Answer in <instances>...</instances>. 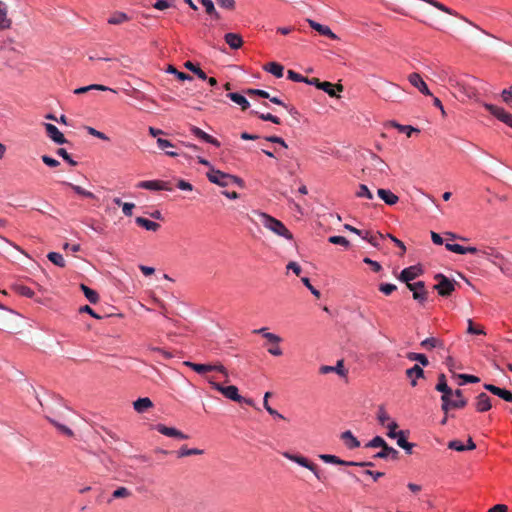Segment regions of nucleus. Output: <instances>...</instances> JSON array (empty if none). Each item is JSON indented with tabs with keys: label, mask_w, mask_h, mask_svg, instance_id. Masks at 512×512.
Wrapping results in <instances>:
<instances>
[{
	"label": "nucleus",
	"mask_w": 512,
	"mask_h": 512,
	"mask_svg": "<svg viewBox=\"0 0 512 512\" xmlns=\"http://www.w3.org/2000/svg\"><path fill=\"white\" fill-rule=\"evenodd\" d=\"M259 218L261 224L274 234L284 237L287 240L293 239L292 233L286 228V226L280 220L266 213H259Z\"/></svg>",
	"instance_id": "nucleus-1"
},
{
	"label": "nucleus",
	"mask_w": 512,
	"mask_h": 512,
	"mask_svg": "<svg viewBox=\"0 0 512 512\" xmlns=\"http://www.w3.org/2000/svg\"><path fill=\"white\" fill-rule=\"evenodd\" d=\"M283 456L285 458L299 464L300 466L305 467V468L309 469L310 471H312L313 474L316 476V478L319 481H321V482L325 481V477L320 473L317 465H315L313 462L309 461L306 457H304L302 455L291 454L289 452H284Z\"/></svg>",
	"instance_id": "nucleus-2"
},
{
	"label": "nucleus",
	"mask_w": 512,
	"mask_h": 512,
	"mask_svg": "<svg viewBox=\"0 0 512 512\" xmlns=\"http://www.w3.org/2000/svg\"><path fill=\"white\" fill-rule=\"evenodd\" d=\"M434 278L437 281V284L434 285V289L437 290L440 296L448 297L455 290L456 282L454 280L440 273L436 274Z\"/></svg>",
	"instance_id": "nucleus-3"
},
{
	"label": "nucleus",
	"mask_w": 512,
	"mask_h": 512,
	"mask_svg": "<svg viewBox=\"0 0 512 512\" xmlns=\"http://www.w3.org/2000/svg\"><path fill=\"white\" fill-rule=\"evenodd\" d=\"M209 384L226 398L242 403L243 397L238 393V388L234 385L223 386L220 383L215 382L212 378L208 379Z\"/></svg>",
	"instance_id": "nucleus-4"
},
{
	"label": "nucleus",
	"mask_w": 512,
	"mask_h": 512,
	"mask_svg": "<svg viewBox=\"0 0 512 512\" xmlns=\"http://www.w3.org/2000/svg\"><path fill=\"white\" fill-rule=\"evenodd\" d=\"M184 365L190 367L192 370H194L198 374H205V373L211 372V371H218L225 376V378H226L225 381L228 382V371L222 364H215V365L198 364V363H193L190 361H185Z\"/></svg>",
	"instance_id": "nucleus-5"
},
{
	"label": "nucleus",
	"mask_w": 512,
	"mask_h": 512,
	"mask_svg": "<svg viewBox=\"0 0 512 512\" xmlns=\"http://www.w3.org/2000/svg\"><path fill=\"white\" fill-rule=\"evenodd\" d=\"M484 107L487 111H489L493 116H495L498 120L512 127V114L505 111L503 108L495 106L493 104L485 103Z\"/></svg>",
	"instance_id": "nucleus-6"
},
{
	"label": "nucleus",
	"mask_w": 512,
	"mask_h": 512,
	"mask_svg": "<svg viewBox=\"0 0 512 512\" xmlns=\"http://www.w3.org/2000/svg\"><path fill=\"white\" fill-rule=\"evenodd\" d=\"M407 288L413 292V298L419 303L423 304L428 299V292L425 289V283L423 281H418L415 283H408Z\"/></svg>",
	"instance_id": "nucleus-7"
},
{
	"label": "nucleus",
	"mask_w": 512,
	"mask_h": 512,
	"mask_svg": "<svg viewBox=\"0 0 512 512\" xmlns=\"http://www.w3.org/2000/svg\"><path fill=\"white\" fill-rule=\"evenodd\" d=\"M137 187L147 190H153V191H159V190H165V191H172L173 188L168 181H162V180H148V181H141L138 183Z\"/></svg>",
	"instance_id": "nucleus-8"
},
{
	"label": "nucleus",
	"mask_w": 512,
	"mask_h": 512,
	"mask_svg": "<svg viewBox=\"0 0 512 512\" xmlns=\"http://www.w3.org/2000/svg\"><path fill=\"white\" fill-rule=\"evenodd\" d=\"M228 175L220 170H216L211 168L209 172H207L206 176L210 182L219 185L221 187L229 186Z\"/></svg>",
	"instance_id": "nucleus-9"
},
{
	"label": "nucleus",
	"mask_w": 512,
	"mask_h": 512,
	"mask_svg": "<svg viewBox=\"0 0 512 512\" xmlns=\"http://www.w3.org/2000/svg\"><path fill=\"white\" fill-rule=\"evenodd\" d=\"M155 430H157L159 433L172 438H177L181 440H186L189 438L188 435L184 434L180 430L173 428V427H167L164 424H156Z\"/></svg>",
	"instance_id": "nucleus-10"
},
{
	"label": "nucleus",
	"mask_w": 512,
	"mask_h": 512,
	"mask_svg": "<svg viewBox=\"0 0 512 512\" xmlns=\"http://www.w3.org/2000/svg\"><path fill=\"white\" fill-rule=\"evenodd\" d=\"M408 80H409L410 84L412 86H414L415 88H417L419 90V92H421L422 94H424V95H432V93L430 92L427 84L424 82V80L422 79L420 74H418V73H411L408 76Z\"/></svg>",
	"instance_id": "nucleus-11"
},
{
	"label": "nucleus",
	"mask_w": 512,
	"mask_h": 512,
	"mask_svg": "<svg viewBox=\"0 0 512 512\" xmlns=\"http://www.w3.org/2000/svg\"><path fill=\"white\" fill-rule=\"evenodd\" d=\"M422 270L417 266H410L403 269L398 277V279L406 284L410 283V281L414 280L421 274Z\"/></svg>",
	"instance_id": "nucleus-12"
},
{
	"label": "nucleus",
	"mask_w": 512,
	"mask_h": 512,
	"mask_svg": "<svg viewBox=\"0 0 512 512\" xmlns=\"http://www.w3.org/2000/svg\"><path fill=\"white\" fill-rule=\"evenodd\" d=\"M484 388L487 391L491 392L492 394L500 397L501 399H503L507 402H512V392L511 391L497 387L493 384H484Z\"/></svg>",
	"instance_id": "nucleus-13"
},
{
	"label": "nucleus",
	"mask_w": 512,
	"mask_h": 512,
	"mask_svg": "<svg viewBox=\"0 0 512 512\" xmlns=\"http://www.w3.org/2000/svg\"><path fill=\"white\" fill-rule=\"evenodd\" d=\"M45 129L47 135L57 144H64L67 142L64 135L59 131V129L50 123L45 124Z\"/></svg>",
	"instance_id": "nucleus-14"
},
{
	"label": "nucleus",
	"mask_w": 512,
	"mask_h": 512,
	"mask_svg": "<svg viewBox=\"0 0 512 512\" xmlns=\"http://www.w3.org/2000/svg\"><path fill=\"white\" fill-rule=\"evenodd\" d=\"M307 21L309 23V26L312 29H314L315 31H317L319 34L326 36L333 40L338 39L337 35L334 32H332V30L328 26L322 25V24H320L314 20H311V19H308Z\"/></svg>",
	"instance_id": "nucleus-15"
},
{
	"label": "nucleus",
	"mask_w": 512,
	"mask_h": 512,
	"mask_svg": "<svg viewBox=\"0 0 512 512\" xmlns=\"http://www.w3.org/2000/svg\"><path fill=\"white\" fill-rule=\"evenodd\" d=\"M439 392L442 393L441 396V409L444 413H448V411L451 409V403L453 400L451 399L452 396H454V391L448 386L446 389L439 390Z\"/></svg>",
	"instance_id": "nucleus-16"
},
{
	"label": "nucleus",
	"mask_w": 512,
	"mask_h": 512,
	"mask_svg": "<svg viewBox=\"0 0 512 512\" xmlns=\"http://www.w3.org/2000/svg\"><path fill=\"white\" fill-rule=\"evenodd\" d=\"M476 410L478 412H486L491 409V399L486 393H480L476 397Z\"/></svg>",
	"instance_id": "nucleus-17"
},
{
	"label": "nucleus",
	"mask_w": 512,
	"mask_h": 512,
	"mask_svg": "<svg viewBox=\"0 0 512 512\" xmlns=\"http://www.w3.org/2000/svg\"><path fill=\"white\" fill-rule=\"evenodd\" d=\"M320 90L326 92L330 97H339L338 92L343 91V85L340 83L333 84L331 82L324 81Z\"/></svg>",
	"instance_id": "nucleus-18"
},
{
	"label": "nucleus",
	"mask_w": 512,
	"mask_h": 512,
	"mask_svg": "<svg viewBox=\"0 0 512 512\" xmlns=\"http://www.w3.org/2000/svg\"><path fill=\"white\" fill-rule=\"evenodd\" d=\"M378 196L387 204L395 205L399 201V197L388 189L380 188L377 191Z\"/></svg>",
	"instance_id": "nucleus-19"
},
{
	"label": "nucleus",
	"mask_w": 512,
	"mask_h": 512,
	"mask_svg": "<svg viewBox=\"0 0 512 512\" xmlns=\"http://www.w3.org/2000/svg\"><path fill=\"white\" fill-rule=\"evenodd\" d=\"M319 372L321 374H328L331 372H336L340 376H345L347 373V371L344 369L343 360H338L336 366H328V365L321 366Z\"/></svg>",
	"instance_id": "nucleus-20"
},
{
	"label": "nucleus",
	"mask_w": 512,
	"mask_h": 512,
	"mask_svg": "<svg viewBox=\"0 0 512 512\" xmlns=\"http://www.w3.org/2000/svg\"><path fill=\"white\" fill-rule=\"evenodd\" d=\"M225 42L231 49H239L243 45L242 37L237 33H227L224 36Z\"/></svg>",
	"instance_id": "nucleus-21"
},
{
	"label": "nucleus",
	"mask_w": 512,
	"mask_h": 512,
	"mask_svg": "<svg viewBox=\"0 0 512 512\" xmlns=\"http://www.w3.org/2000/svg\"><path fill=\"white\" fill-rule=\"evenodd\" d=\"M398 454L399 452L396 449L386 444L384 447H382V450L376 453L373 457L381 459L391 458L396 460L398 458Z\"/></svg>",
	"instance_id": "nucleus-22"
},
{
	"label": "nucleus",
	"mask_w": 512,
	"mask_h": 512,
	"mask_svg": "<svg viewBox=\"0 0 512 512\" xmlns=\"http://www.w3.org/2000/svg\"><path fill=\"white\" fill-rule=\"evenodd\" d=\"M420 346L426 350H431L434 348L444 349V342L442 340H440L439 338L429 337V338H426L425 340H423L420 343Z\"/></svg>",
	"instance_id": "nucleus-23"
},
{
	"label": "nucleus",
	"mask_w": 512,
	"mask_h": 512,
	"mask_svg": "<svg viewBox=\"0 0 512 512\" xmlns=\"http://www.w3.org/2000/svg\"><path fill=\"white\" fill-rule=\"evenodd\" d=\"M11 24L12 21L7 15V7L4 2L0 1V30L9 29Z\"/></svg>",
	"instance_id": "nucleus-24"
},
{
	"label": "nucleus",
	"mask_w": 512,
	"mask_h": 512,
	"mask_svg": "<svg viewBox=\"0 0 512 512\" xmlns=\"http://www.w3.org/2000/svg\"><path fill=\"white\" fill-rule=\"evenodd\" d=\"M341 439L344 441L345 445L349 449H355L360 446V442L356 437L352 434L351 431L347 430L341 434Z\"/></svg>",
	"instance_id": "nucleus-25"
},
{
	"label": "nucleus",
	"mask_w": 512,
	"mask_h": 512,
	"mask_svg": "<svg viewBox=\"0 0 512 512\" xmlns=\"http://www.w3.org/2000/svg\"><path fill=\"white\" fill-rule=\"evenodd\" d=\"M227 97L230 98L234 103L238 104L243 111L247 110L250 106L249 101L239 93H228Z\"/></svg>",
	"instance_id": "nucleus-26"
},
{
	"label": "nucleus",
	"mask_w": 512,
	"mask_h": 512,
	"mask_svg": "<svg viewBox=\"0 0 512 512\" xmlns=\"http://www.w3.org/2000/svg\"><path fill=\"white\" fill-rule=\"evenodd\" d=\"M455 399L451 403V409L464 408L467 405V399L463 396V392L460 389L454 391Z\"/></svg>",
	"instance_id": "nucleus-27"
},
{
	"label": "nucleus",
	"mask_w": 512,
	"mask_h": 512,
	"mask_svg": "<svg viewBox=\"0 0 512 512\" xmlns=\"http://www.w3.org/2000/svg\"><path fill=\"white\" fill-rule=\"evenodd\" d=\"M152 406V401L147 397L139 398L133 403V407L138 413H143Z\"/></svg>",
	"instance_id": "nucleus-28"
},
{
	"label": "nucleus",
	"mask_w": 512,
	"mask_h": 512,
	"mask_svg": "<svg viewBox=\"0 0 512 512\" xmlns=\"http://www.w3.org/2000/svg\"><path fill=\"white\" fill-rule=\"evenodd\" d=\"M205 8L206 13L215 20L220 19V14L215 9L214 2L212 0H198Z\"/></svg>",
	"instance_id": "nucleus-29"
},
{
	"label": "nucleus",
	"mask_w": 512,
	"mask_h": 512,
	"mask_svg": "<svg viewBox=\"0 0 512 512\" xmlns=\"http://www.w3.org/2000/svg\"><path fill=\"white\" fill-rule=\"evenodd\" d=\"M135 221L139 226L149 231L155 232L160 228V225L157 222L151 221L144 217H137Z\"/></svg>",
	"instance_id": "nucleus-30"
},
{
	"label": "nucleus",
	"mask_w": 512,
	"mask_h": 512,
	"mask_svg": "<svg viewBox=\"0 0 512 512\" xmlns=\"http://www.w3.org/2000/svg\"><path fill=\"white\" fill-rule=\"evenodd\" d=\"M254 333L261 334L272 344H279L282 338L274 333L267 332V328H260L253 331Z\"/></svg>",
	"instance_id": "nucleus-31"
},
{
	"label": "nucleus",
	"mask_w": 512,
	"mask_h": 512,
	"mask_svg": "<svg viewBox=\"0 0 512 512\" xmlns=\"http://www.w3.org/2000/svg\"><path fill=\"white\" fill-rule=\"evenodd\" d=\"M397 445L404 449L407 454H412L414 444L406 440L405 431H400V435L397 437Z\"/></svg>",
	"instance_id": "nucleus-32"
},
{
	"label": "nucleus",
	"mask_w": 512,
	"mask_h": 512,
	"mask_svg": "<svg viewBox=\"0 0 512 512\" xmlns=\"http://www.w3.org/2000/svg\"><path fill=\"white\" fill-rule=\"evenodd\" d=\"M265 70L273 74L277 78H281L283 76L284 67L276 62H270L265 66Z\"/></svg>",
	"instance_id": "nucleus-33"
},
{
	"label": "nucleus",
	"mask_w": 512,
	"mask_h": 512,
	"mask_svg": "<svg viewBox=\"0 0 512 512\" xmlns=\"http://www.w3.org/2000/svg\"><path fill=\"white\" fill-rule=\"evenodd\" d=\"M63 184L70 187L72 190H74L78 195H80L82 197L91 198V199L96 198V196L92 192L85 190L84 188H82L79 185H75V184L69 183V182H63Z\"/></svg>",
	"instance_id": "nucleus-34"
},
{
	"label": "nucleus",
	"mask_w": 512,
	"mask_h": 512,
	"mask_svg": "<svg viewBox=\"0 0 512 512\" xmlns=\"http://www.w3.org/2000/svg\"><path fill=\"white\" fill-rule=\"evenodd\" d=\"M204 451L198 448H187L186 446H182L178 451L177 455L179 458L188 457L193 455H202Z\"/></svg>",
	"instance_id": "nucleus-35"
},
{
	"label": "nucleus",
	"mask_w": 512,
	"mask_h": 512,
	"mask_svg": "<svg viewBox=\"0 0 512 512\" xmlns=\"http://www.w3.org/2000/svg\"><path fill=\"white\" fill-rule=\"evenodd\" d=\"M130 18L129 16L124 12H115L111 15V17L108 19V23L111 25H119L126 21H128Z\"/></svg>",
	"instance_id": "nucleus-36"
},
{
	"label": "nucleus",
	"mask_w": 512,
	"mask_h": 512,
	"mask_svg": "<svg viewBox=\"0 0 512 512\" xmlns=\"http://www.w3.org/2000/svg\"><path fill=\"white\" fill-rule=\"evenodd\" d=\"M11 288L13 291H15L17 294H19L21 296H25L28 298H32L34 296V291L25 285L14 284V285H12Z\"/></svg>",
	"instance_id": "nucleus-37"
},
{
	"label": "nucleus",
	"mask_w": 512,
	"mask_h": 512,
	"mask_svg": "<svg viewBox=\"0 0 512 512\" xmlns=\"http://www.w3.org/2000/svg\"><path fill=\"white\" fill-rule=\"evenodd\" d=\"M81 290L83 291L85 297L89 300V302H91L93 304L98 302L99 295L95 290L89 288L88 286H86L84 284H81Z\"/></svg>",
	"instance_id": "nucleus-38"
},
{
	"label": "nucleus",
	"mask_w": 512,
	"mask_h": 512,
	"mask_svg": "<svg viewBox=\"0 0 512 512\" xmlns=\"http://www.w3.org/2000/svg\"><path fill=\"white\" fill-rule=\"evenodd\" d=\"M47 258L56 266L58 267H65L66 266V262L63 258V256L60 254V253H57V252H50L48 255H47Z\"/></svg>",
	"instance_id": "nucleus-39"
},
{
	"label": "nucleus",
	"mask_w": 512,
	"mask_h": 512,
	"mask_svg": "<svg viewBox=\"0 0 512 512\" xmlns=\"http://www.w3.org/2000/svg\"><path fill=\"white\" fill-rule=\"evenodd\" d=\"M407 358L410 361H417V362H419L423 366L429 365L428 358L426 357V355H424L422 353L409 352L407 354Z\"/></svg>",
	"instance_id": "nucleus-40"
},
{
	"label": "nucleus",
	"mask_w": 512,
	"mask_h": 512,
	"mask_svg": "<svg viewBox=\"0 0 512 512\" xmlns=\"http://www.w3.org/2000/svg\"><path fill=\"white\" fill-rule=\"evenodd\" d=\"M319 458L325 463L336 464V465H344L345 460L340 459L339 457L331 454H321Z\"/></svg>",
	"instance_id": "nucleus-41"
},
{
	"label": "nucleus",
	"mask_w": 512,
	"mask_h": 512,
	"mask_svg": "<svg viewBox=\"0 0 512 512\" xmlns=\"http://www.w3.org/2000/svg\"><path fill=\"white\" fill-rule=\"evenodd\" d=\"M185 68H187L188 70L192 71L193 73H195L200 79L202 80H206L208 79L207 78V75L206 73L201 69L199 68L198 66H196L195 64H193L192 62L190 61H187L185 64H184Z\"/></svg>",
	"instance_id": "nucleus-42"
},
{
	"label": "nucleus",
	"mask_w": 512,
	"mask_h": 512,
	"mask_svg": "<svg viewBox=\"0 0 512 512\" xmlns=\"http://www.w3.org/2000/svg\"><path fill=\"white\" fill-rule=\"evenodd\" d=\"M406 375L408 378H423L424 370L418 364H415L413 367L406 370Z\"/></svg>",
	"instance_id": "nucleus-43"
},
{
	"label": "nucleus",
	"mask_w": 512,
	"mask_h": 512,
	"mask_svg": "<svg viewBox=\"0 0 512 512\" xmlns=\"http://www.w3.org/2000/svg\"><path fill=\"white\" fill-rule=\"evenodd\" d=\"M362 238L367 240L373 246L378 247L380 245L379 240L383 239V235L381 233H376L374 235H370V233L368 231H366L363 233Z\"/></svg>",
	"instance_id": "nucleus-44"
},
{
	"label": "nucleus",
	"mask_w": 512,
	"mask_h": 512,
	"mask_svg": "<svg viewBox=\"0 0 512 512\" xmlns=\"http://www.w3.org/2000/svg\"><path fill=\"white\" fill-rule=\"evenodd\" d=\"M251 114H255V115H258V117L263 120V121H270L274 124H280L281 123V120L280 118H278L277 116H274L272 115L271 113H261V114H258V112L256 111H251L250 112Z\"/></svg>",
	"instance_id": "nucleus-45"
},
{
	"label": "nucleus",
	"mask_w": 512,
	"mask_h": 512,
	"mask_svg": "<svg viewBox=\"0 0 512 512\" xmlns=\"http://www.w3.org/2000/svg\"><path fill=\"white\" fill-rule=\"evenodd\" d=\"M132 495L131 491L126 487H119L112 493V498H128Z\"/></svg>",
	"instance_id": "nucleus-46"
},
{
	"label": "nucleus",
	"mask_w": 512,
	"mask_h": 512,
	"mask_svg": "<svg viewBox=\"0 0 512 512\" xmlns=\"http://www.w3.org/2000/svg\"><path fill=\"white\" fill-rule=\"evenodd\" d=\"M167 72L169 73H172V74H175L176 77L181 80V81H184V80H192V76L189 75V74H186L184 72H180L178 71L174 66L172 65H169L168 66V69H167Z\"/></svg>",
	"instance_id": "nucleus-47"
},
{
	"label": "nucleus",
	"mask_w": 512,
	"mask_h": 512,
	"mask_svg": "<svg viewBox=\"0 0 512 512\" xmlns=\"http://www.w3.org/2000/svg\"><path fill=\"white\" fill-rule=\"evenodd\" d=\"M356 196L359 198L373 199V194L365 184L359 185V190L356 192Z\"/></svg>",
	"instance_id": "nucleus-48"
},
{
	"label": "nucleus",
	"mask_w": 512,
	"mask_h": 512,
	"mask_svg": "<svg viewBox=\"0 0 512 512\" xmlns=\"http://www.w3.org/2000/svg\"><path fill=\"white\" fill-rule=\"evenodd\" d=\"M387 428H388L387 436L389 438L394 439L400 435V431H396L398 428V424L395 421H390L389 423H387Z\"/></svg>",
	"instance_id": "nucleus-49"
},
{
	"label": "nucleus",
	"mask_w": 512,
	"mask_h": 512,
	"mask_svg": "<svg viewBox=\"0 0 512 512\" xmlns=\"http://www.w3.org/2000/svg\"><path fill=\"white\" fill-rule=\"evenodd\" d=\"M393 125H394V127H396L398 129L399 132L406 133V135L408 137H411L413 132H419L418 129H416V128L412 127V126L401 125V124H398V123H394Z\"/></svg>",
	"instance_id": "nucleus-50"
},
{
	"label": "nucleus",
	"mask_w": 512,
	"mask_h": 512,
	"mask_svg": "<svg viewBox=\"0 0 512 512\" xmlns=\"http://www.w3.org/2000/svg\"><path fill=\"white\" fill-rule=\"evenodd\" d=\"M377 419L381 425H385L387 422H390V416L388 415L383 406L379 407Z\"/></svg>",
	"instance_id": "nucleus-51"
},
{
	"label": "nucleus",
	"mask_w": 512,
	"mask_h": 512,
	"mask_svg": "<svg viewBox=\"0 0 512 512\" xmlns=\"http://www.w3.org/2000/svg\"><path fill=\"white\" fill-rule=\"evenodd\" d=\"M49 421H50L51 424H53L63 434H65V435H67L69 437L73 436V431L70 428H68L67 426L62 425V424L58 423L57 421H55L54 419H51V418H49Z\"/></svg>",
	"instance_id": "nucleus-52"
},
{
	"label": "nucleus",
	"mask_w": 512,
	"mask_h": 512,
	"mask_svg": "<svg viewBox=\"0 0 512 512\" xmlns=\"http://www.w3.org/2000/svg\"><path fill=\"white\" fill-rule=\"evenodd\" d=\"M387 443L385 442V440L380 437V436H376L374 437L372 440H370L367 444H366V447H370V448H378V447H384Z\"/></svg>",
	"instance_id": "nucleus-53"
},
{
	"label": "nucleus",
	"mask_w": 512,
	"mask_h": 512,
	"mask_svg": "<svg viewBox=\"0 0 512 512\" xmlns=\"http://www.w3.org/2000/svg\"><path fill=\"white\" fill-rule=\"evenodd\" d=\"M372 160L374 162L373 163L374 167L377 170H379L381 173H385L386 168H387V164L380 157H378L377 155H373Z\"/></svg>",
	"instance_id": "nucleus-54"
},
{
	"label": "nucleus",
	"mask_w": 512,
	"mask_h": 512,
	"mask_svg": "<svg viewBox=\"0 0 512 512\" xmlns=\"http://www.w3.org/2000/svg\"><path fill=\"white\" fill-rule=\"evenodd\" d=\"M457 377L462 380L460 385L464 383H478L480 381L479 377L469 374H458Z\"/></svg>",
	"instance_id": "nucleus-55"
},
{
	"label": "nucleus",
	"mask_w": 512,
	"mask_h": 512,
	"mask_svg": "<svg viewBox=\"0 0 512 512\" xmlns=\"http://www.w3.org/2000/svg\"><path fill=\"white\" fill-rule=\"evenodd\" d=\"M190 131L193 135H195L196 137L200 138L201 140H203L205 142L207 140H209L210 135L196 126H191Z\"/></svg>",
	"instance_id": "nucleus-56"
},
{
	"label": "nucleus",
	"mask_w": 512,
	"mask_h": 512,
	"mask_svg": "<svg viewBox=\"0 0 512 512\" xmlns=\"http://www.w3.org/2000/svg\"><path fill=\"white\" fill-rule=\"evenodd\" d=\"M328 241L332 244L341 245L344 247L349 246V241L343 236H331Z\"/></svg>",
	"instance_id": "nucleus-57"
},
{
	"label": "nucleus",
	"mask_w": 512,
	"mask_h": 512,
	"mask_svg": "<svg viewBox=\"0 0 512 512\" xmlns=\"http://www.w3.org/2000/svg\"><path fill=\"white\" fill-rule=\"evenodd\" d=\"M397 289V286L390 283H381L379 285V290L384 293L385 295H390L392 292H394Z\"/></svg>",
	"instance_id": "nucleus-58"
},
{
	"label": "nucleus",
	"mask_w": 512,
	"mask_h": 512,
	"mask_svg": "<svg viewBox=\"0 0 512 512\" xmlns=\"http://www.w3.org/2000/svg\"><path fill=\"white\" fill-rule=\"evenodd\" d=\"M246 94H248L249 96H259V97H262V98H270V94L265 91V90H261V89H247L246 90Z\"/></svg>",
	"instance_id": "nucleus-59"
},
{
	"label": "nucleus",
	"mask_w": 512,
	"mask_h": 512,
	"mask_svg": "<svg viewBox=\"0 0 512 512\" xmlns=\"http://www.w3.org/2000/svg\"><path fill=\"white\" fill-rule=\"evenodd\" d=\"M445 247L448 251H451V252H454L457 254H465V247L461 246L459 244L446 243Z\"/></svg>",
	"instance_id": "nucleus-60"
},
{
	"label": "nucleus",
	"mask_w": 512,
	"mask_h": 512,
	"mask_svg": "<svg viewBox=\"0 0 512 512\" xmlns=\"http://www.w3.org/2000/svg\"><path fill=\"white\" fill-rule=\"evenodd\" d=\"M287 77L292 80V81H295V82H305L307 81V78L302 76L301 74L293 71V70H288L287 71Z\"/></svg>",
	"instance_id": "nucleus-61"
},
{
	"label": "nucleus",
	"mask_w": 512,
	"mask_h": 512,
	"mask_svg": "<svg viewBox=\"0 0 512 512\" xmlns=\"http://www.w3.org/2000/svg\"><path fill=\"white\" fill-rule=\"evenodd\" d=\"M503 101L512 107V85L501 93Z\"/></svg>",
	"instance_id": "nucleus-62"
},
{
	"label": "nucleus",
	"mask_w": 512,
	"mask_h": 512,
	"mask_svg": "<svg viewBox=\"0 0 512 512\" xmlns=\"http://www.w3.org/2000/svg\"><path fill=\"white\" fill-rule=\"evenodd\" d=\"M57 154L59 156H61L65 161H67L70 165L72 166H76L77 165V162L74 161L70 155L68 154V152L64 149V148H59L57 150Z\"/></svg>",
	"instance_id": "nucleus-63"
},
{
	"label": "nucleus",
	"mask_w": 512,
	"mask_h": 512,
	"mask_svg": "<svg viewBox=\"0 0 512 512\" xmlns=\"http://www.w3.org/2000/svg\"><path fill=\"white\" fill-rule=\"evenodd\" d=\"M448 448L459 452L466 451L465 445L459 440H452L448 443Z\"/></svg>",
	"instance_id": "nucleus-64"
}]
</instances>
